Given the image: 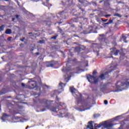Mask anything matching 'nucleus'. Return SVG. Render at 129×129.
I'll list each match as a JSON object with an SVG mask.
<instances>
[{"mask_svg":"<svg viewBox=\"0 0 129 129\" xmlns=\"http://www.w3.org/2000/svg\"><path fill=\"white\" fill-rule=\"evenodd\" d=\"M9 118V115H7V114H4L3 116L2 117L1 119L3 120V121H6L8 120Z\"/></svg>","mask_w":129,"mask_h":129,"instance_id":"9d476101","label":"nucleus"},{"mask_svg":"<svg viewBox=\"0 0 129 129\" xmlns=\"http://www.w3.org/2000/svg\"><path fill=\"white\" fill-rule=\"evenodd\" d=\"M12 21H15V18H13Z\"/></svg>","mask_w":129,"mask_h":129,"instance_id":"f704fd0d","label":"nucleus"},{"mask_svg":"<svg viewBox=\"0 0 129 129\" xmlns=\"http://www.w3.org/2000/svg\"><path fill=\"white\" fill-rule=\"evenodd\" d=\"M8 41H11V40H12V37H9L8 38Z\"/></svg>","mask_w":129,"mask_h":129,"instance_id":"bb28decb","label":"nucleus"},{"mask_svg":"<svg viewBox=\"0 0 129 129\" xmlns=\"http://www.w3.org/2000/svg\"><path fill=\"white\" fill-rule=\"evenodd\" d=\"M26 87H27V88H29V89H34V88L37 87V82L33 80L29 81L28 82V86Z\"/></svg>","mask_w":129,"mask_h":129,"instance_id":"423d86ee","label":"nucleus"},{"mask_svg":"<svg viewBox=\"0 0 129 129\" xmlns=\"http://www.w3.org/2000/svg\"><path fill=\"white\" fill-rule=\"evenodd\" d=\"M45 87H46V88H48L47 86H45Z\"/></svg>","mask_w":129,"mask_h":129,"instance_id":"e433bc0d","label":"nucleus"},{"mask_svg":"<svg viewBox=\"0 0 129 129\" xmlns=\"http://www.w3.org/2000/svg\"><path fill=\"white\" fill-rule=\"evenodd\" d=\"M5 29V25H2L0 27V31H4Z\"/></svg>","mask_w":129,"mask_h":129,"instance_id":"aec40b11","label":"nucleus"},{"mask_svg":"<svg viewBox=\"0 0 129 129\" xmlns=\"http://www.w3.org/2000/svg\"><path fill=\"white\" fill-rule=\"evenodd\" d=\"M93 74H96V71H95L93 73Z\"/></svg>","mask_w":129,"mask_h":129,"instance_id":"c85d7f7f","label":"nucleus"},{"mask_svg":"<svg viewBox=\"0 0 129 129\" xmlns=\"http://www.w3.org/2000/svg\"><path fill=\"white\" fill-rule=\"evenodd\" d=\"M109 24H112V23H113V21L112 20H110L109 22H108Z\"/></svg>","mask_w":129,"mask_h":129,"instance_id":"a878e982","label":"nucleus"},{"mask_svg":"<svg viewBox=\"0 0 129 129\" xmlns=\"http://www.w3.org/2000/svg\"><path fill=\"white\" fill-rule=\"evenodd\" d=\"M125 40H126V36H125V35L122 34V38H121V41H123L124 43H127V42Z\"/></svg>","mask_w":129,"mask_h":129,"instance_id":"9b49d317","label":"nucleus"},{"mask_svg":"<svg viewBox=\"0 0 129 129\" xmlns=\"http://www.w3.org/2000/svg\"><path fill=\"white\" fill-rule=\"evenodd\" d=\"M62 71H64V69L62 70Z\"/></svg>","mask_w":129,"mask_h":129,"instance_id":"79ce46f5","label":"nucleus"},{"mask_svg":"<svg viewBox=\"0 0 129 129\" xmlns=\"http://www.w3.org/2000/svg\"><path fill=\"white\" fill-rule=\"evenodd\" d=\"M114 17H118L119 18H121V15H120V14H118L117 13H115L113 15Z\"/></svg>","mask_w":129,"mask_h":129,"instance_id":"dca6fc26","label":"nucleus"},{"mask_svg":"<svg viewBox=\"0 0 129 129\" xmlns=\"http://www.w3.org/2000/svg\"><path fill=\"white\" fill-rule=\"evenodd\" d=\"M21 85H22V86H23V87H26V88H28V87H27L28 85L26 86V85H25L24 83H22Z\"/></svg>","mask_w":129,"mask_h":129,"instance_id":"5701e85b","label":"nucleus"},{"mask_svg":"<svg viewBox=\"0 0 129 129\" xmlns=\"http://www.w3.org/2000/svg\"><path fill=\"white\" fill-rule=\"evenodd\" d=\"M46 66L47 67H53V66H54V64H53V63H51V62H47Z\"/></svg>","mask_w":129,"mask_h":129,"instance_id":"ddd939ff","label":"nucleus"},{"mask_svg":"<svg viewBox=\"0 0 129 129\" xmlns=\"http://www.w3.org/2000/svg\"><path fill=\"white\" fill-rule=\"evenodd\" d=\"M28 126H27V127L26 128V129H28Z\"/></svg>","mask_w":129,"mask_h":129,"instance_id":"ea45409f","label":"nucleus"},{"mask_svg":"<svg viewBox=\"0 0 129 129\" xmlns=\"http://www.w3.org/2000/svg\"><path fill=\"white\" fill-rule=\"evenodd\" d=\"M64 13L61 12L60 14H58V15L60 16L61 18H62V19H65V17H64V16H63Z\"/></svg>","mask_w":129,"mask_h":129,"instance_id":"a211bd4d","label":"nucleus"},{"mask_svg":"<svg viewBox=\"0 0 129 129\" xmlns=\"http://www.w3.org/2000/svg\"><path fill=\"white\" fill-rule=\"evenodd\" d=\"M75 73H77V72H75Z\"/></svg>","mask_w":129,"mask_h":129,"instance_id":"37998d69","label":"nucleus"},{"mask_svg":"<svg viewBox=\"0 0 129 129\" xmlns=\"http://www.w3.org/2000/svg\"><path fill=\"white\" fill-rule=\"evenodd\" d=\"M111 52L113 55H115V56H117V54H118L119 50H116V48H113L112 51H111Z\"/></svg>","mask_w":129,"mask_h":129,"instance_id":"1a4fd4ad","label":"nucleus"},{"mask_svg":"<svg viewBox=\"0 0 129 129\" xmlns=\"http://www.w3.org/2000/svg\"><path fill=\"white\" fill-rule=\"evenodd\" d=\"M86 66H88V62L86 61Z\"/></svg>","mask_w":129,"mask_h":129,"instance_id":"473e14b6","label":"nucleus"},{"mask_svg":"<svg viewBox=\"0 0 129 129\" xmlns=\"http://www.w3.org/2000/svg\"><path fill=\"white\" fill-rule=\"evenodd\" d=\"M80 50H84L85 49V47L84 46H79Z\"/></svg>","mask_w":129,"mask_h":129,"instance_id":"412c9836","label":"nucleus"},{"mask_svg":"<svg viewBox=\"0 0 129 129\" xmlns=\"http://www.w3.org/2000/svg\"><path fill=\"white\" fill-rule=\"evenodd\" d=\"M106 74H108V72H106L105 74H101V75L99 77L100 79L101 80L104 79L105 77V75H106Z\"/></svg>","mask_w":129,"mask_h":129,"instance_id":"f8f14e48","label":"nucleus"},{"mask_svg":"<svg viewBox=\"0 0 129 129\" xmlns=\"http://www.w3.org/2000/svg\"><path fill=\"white\" fill-rule=\"evenodd\" d=\"M20 41H22V42H24V39H20Z\"/></svg>","mask_w":129,"mask_h":129,"instance_id":"72a5a7b5","label":"nucleus"},{"mask_svg":"<svg viewBox=\"0 0 129 129\" xmlns=\"http://www.w3.org/2000/svg\"><path fill=\"white\" fill-rule=\"evenodd\" d=\"M70 90L71 92L72 93L73 95L75 96V97H76L77 98H81V96H82V95L79 93L78 92V91H77V90L74 88V87H70Z\"/></svg>","mask_w":129,"mask_h":129,"instance_id":"20e7f679","label":"nucleus"},{"mask_svg":"<svg viewBox=\"0 0 129 129\" xmlns=\"http://www.w3.org/2000/svg\"><path fill=\"white\" fill-rule=\"evenodd\" d=\"M100 116V115L99 114H95L94 115V117L96 118V117H98Z\"/></svg>","mask_w":129,"mask_h":129,"instance_id":"4be33fe9","label":"nucleus"},{"mask_svg":"<svg viewBox=\"0 0 129 129\" xmlns=\"http://www.w3.org/2000/svg\"><path fill=\"white\" fill-rule=\"evenodd\" d=\"M37 54V55H39V53H36Z\"/></svg>","mask_w":129,"mask_h":129,"instance_id":"a19ab883","label":"nucleus"},{"mask_svg":"<svg viewBox=\"0 0 129 129\" xmlns=\"http://www.w3.org/2000/svg\"><path fill=\"white\" fill-rule=\"evenodd\" d=\"M87 78L90 83H96L98 82V78H96L93 76L89 75L87 76Z\"/></svg>","mask_w":129,"mask_h":129,"instance_id":"39448f33","label":"nucleus"},{"mask_svg":"<svg viewBox=\"0 0 129 129\" xmlns=\"http://www.w3.org/2000/svg\"><path fill=\"white\" fill-rule=\"evenodd\" d=\"M106 21H107V20H104V22H106Z\"/></svg>","mask_w":129,"mask_h":129,"instance_id":"4c0bfd02","label":"nucleus"},{"mask_svg":"<svg viewBox=\"0 0 129 129\" xmlns=\"http://www.w3.org/2000/svg\"><path fill=\"white\" fill-rule=\"evenodd\" d=\"M12 33V30L11 29H7L5 34H7V35H10V34Z\"/></svg>","mask_w":129,"mask_h":129,"instance_id":"2eb2a0df","label":"nucleus"},{"mask_svg":"<svg viewBox=\"0 0 129 129\" xmlns=\"http://www.w3.org/2000/svg\"><path fill=\"white\" fill-rule=\"evenodd\" d=\"M104 25L105 26H106V25H109V22L106 23L104 24Z\"/></svg>","mask_w":129,"mask_h":129,"instance_id":"cd10ccee","label":"nucleus"},{"mask_svg":"<svg viewBox=\"0 0 129 129\" xmlns=\"http://www.w3.org/2000/svg\"><path fill=\"white\" fill-rule=\"evenodd\" d=\"M104 126V129H111L112 126H113V124H111V123L109 122L108 121H105L104 122H102L101 123L99 124H95V126L96 127H101V126Z\"/></svg>","mask_w":129,"mask_h":129,"instance_id":"7ed1b4c3","label":"nucleus"},{"mask_svg":"<svg viewBox=\"0 0 129 129\" xmlns=\"http://www.w3.org/2000/svg\"><path fill=\"white\" fill-rule=\"evenodd\" d=\"M40 102L44 105V107L41 111H46V110L49 109L50 111L54 112V113H57V112H58V110H59V109L57 108H56L54 107H51V106H50L51 102H53V101H48L46 99H40Z\"/></svg>","mask_w":129,"mask_h":129,"instance_id":"f257e3e1","label":"nucleus"},{"mask_svg":"<svg viewBox=\"0 0 129 129\" xmlns=\"http://www.w3.org/2000/svg\"><path fill=\"white\" fill-rule=\"evenodd\" d=\"M56 36H54L52 37L51 39H56Z\"/></svg>","mask_w":129,"mask_h":129,"instance_id":"2f4dec72","label":"nucleus"},{"mask_svg":"<svg viewBox=\"0 0 129 129\" xmlns=\"http://www.w3.org/2000/svg\"><path fill=\"white\" fill-rule=\"evenodd\" d=\"M81 104V106L79 105V106H80V111H85V110H88V109H90V107H91L90 103H85L81 99L78 101V104Z\"/></svg>","mask_w":129,"mask_h":129,"instance_id":"f03ea898","label":"nucleus"},{"mask_svg":"<svg viewBox=\"0 0 129 129\" xmlns=\"http://www.w3.org/2000/svg\"><path fill=\"white\" fill-rule=\"evenodd\" d=\"M110 16H111V15H107L105 16V17H110Z\"/></svg>","mask_w":129,"mask_h":129,"instance_id":"c756f323","label":"nucleus"},{"mask_svg":"<svg viewBox=\"0 0 129 129\" xmlns=\"http://www.w3.org/2000/svg\"><path fill=\"white\" fill-rule=\"evenodd\" d=\"M69 114H70L69 113H68L67 114V116H69Z\"/></svg>","mask_w":129,"mask_h":129,"instance_id":"c9c22d12","label":"nucleus"},{"mask_svg":"<svg viewBox=\"0 0 129 129\" xmlns=\"http://www.w3.org/2000/svg\"><path fill=\"white\" fill-rule=\"evenodd\" d=\"M104 104H106V105L108 103V102H107V100H105V101H104Z\"/></svg>","mask_w":129,"mask_h":129,"instance_id":"393cba45","label":"nucleus"},{"mask_svg":"<svg viewBox=\"0 0 129 129\" xmlns=\"http://www.w3.org/2000/svg\"><path fill=\"white\" fill-rule=\"evenodd\" d=\"M66 72L67 73V77L65 78L66 80L67 81V82H68L69 80H70V77H71V75L69 74H72L73 73V70H70V69H67L66 71Z\"/></svg>","mask_w":129,"mask_h":129,"instance_id":"0eeeda50","label":"nucleus"},{"mask_svg":"<svg viewBox=\"0 0 129 129\" xmlns=\"http://www.w3.org/2000/svg\"><path fill=\"white\" fill-rule=\"evenodd\" d=\"M76 70L79 71V69H77Z\"/></svg>","mask_w":129,"mask_h":129,"instance_id":"58836bf2","label":"nucleus"},{"mask_svg":"<svg viewBox=\"0 0 129 129\" xmlns=\"http://www.w3.org/2000/svg\"><path fill=\"white\" fill-rule=\"evenodd\" d=\"M59 100L60 99L56 97L55 105L56 106H62V107L65 106L64 104L63 103L60 102L59 101Z\"/></svg>","mask_w":129,"mask_h":129,"instance_id":"6e6552de","label":"nucleus"},{"mask_svg":"<svg viewBox=\"0 0 129 129\" xmlns=\"http://www.w3.org/2000/svg\"><path fill=\"white\" fill-rule=\"evenodd\" d=\"M15 17L16 18V19H18V18H19V15L15 16Z\"/></svg>","mask_w":129,"mask_h":129,"instance_id":"7c9ffc66","label":"nucleus"},{"mask_svg":"<svg viewBox=\"0 0 129 129\" xmlns=\"http://www.w3.org/2000/svg\"><path fill=\"white\" fill-rule=\"evenodd\" d=\"M37 43H39L40 44H44V43H45V41L44 40H41L39 41H38Z\"/></svg>","mask_w":129,"mask_h":129,"instance_id":"6ab92c4d","label":"nucleus"},{"mask_svg":"<svg viewBox=\"0 0 129 129\" xmlns=\"http://www.w3.org/2000/svg\"><path fill=\"white\" fill-rule=\"evenodd\" d=\"M59 85V87H60L59 88L60 89H62V88H63V86H65V85L63 83H60Z\"/></svg>","mask_w":129,"mask_h":129,"instance_id":"f3484780","label":"nucleus"},{"mask_svg":"<svg viewBox=\"0 0 129 129\" xmlns=\"http://www.w3.org/2000/svg\"><path fill=\"white\" fill-rule=\"evenodd\" d=\"M124 85H129V79L127 80L126 81V83H121V86H124Z\"/></svg>","mask_w":129,"mask_h":129,"instance_id":"4468645a","label":"nucleus"},{"mask_svg":"<svg viewBox=\"0 0 129 129\" xmlns=\"http://www.w3.org/2000/svg\"><path fill=\"white\" fill-rule=\"evenodd\" d=\"M116 88L117 89H118V91H121V90L119 89V87H118V86H116Z\"/></svg>","mask_w":129,"mask_h":129,"instance_id":"b1692460","label":"nucleus"}]
</instances>
